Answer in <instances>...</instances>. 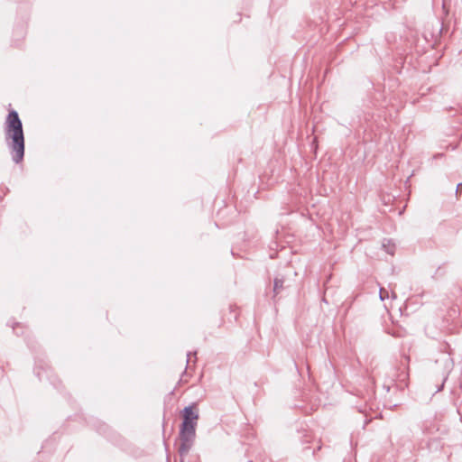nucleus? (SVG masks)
Masks as SVG:
<instances>
[{
  "label": "nucleus",
  "instance_id": "nucleus-7",
  "mask_svg": "<svg viewBox=\"0 0 462 462\" xmlns=\"http://www.w3.org/2000/svg\"><path fill=\"white\" fill-rule=\"evenodd\" d=\"M196 354H197L196 352H189L187 354V364H189V360H190L192 356H196Z\"/></svg>",
  "mask_w": 462,
  "mask_h": 462
},
{
  "label": "nucleus",
  "instance_id": "nucleus-9",
  "mask_svg": "<svg viewBox=\"0 0 462 462\" xmlns=\"http://www.w3.org/2000/svg\"><path fill=\"white\" fill-rule=\"evenodd\" d=\"M392 297H393V299H396V294H395V292H394V291H392Z\"/></svg>",
  "mask_w": 462,
  "mask_h": 462
},
{
  "label": "nucleus",
  "instance_id": "nucleus-6",
  "mask_svg": "<svg viewBox=\"0 0 462 462\" xmlns=\"http://www.w3.org/2000/svg\"><path fill=\"white\" fill-rule=\"evenodd\" d=\"M383 246L385 248L386 252L390 254H394V245H386L385 244H383Z\"/></svg>",
  "mask_w": 462,
  "mask_h": 462
},
{
  "label": "nucleus",
  "instance_id": "nucleus-4",
  "mask_svg": "<svg viewBox=\"0 0 462 462\" xmlns=\"http://www.w3.org/2000/svg\"><path fill=\"white\" fill-rule=\"evenodd\" d=\"M283 283H284V280L283 278H279V277H276L274 278V281H273V298H275L277 295H279L282 291L283 290Z\"/></svg>",
  "mask_w": 462,
  "mask_h": 462
},
{
  "label": "nucleus",
  "instance_id": "nucleus-5",
  "mask_svg": "<svg viewBox=\"0 0 462 462\" xmlns=\"http://www.w3.org/2000/svg\"><path fill=\"white\" fill-rule=\"evenodd\" d=\"M379 297L381 300H384L389 298V292L385 288L381 287L379 291Z\"/></svg>",
  "mask_w": 462,
  "mask_h": 462
},
{
  "label": "nucleus",
  "instance_id": "nucleus-1",
  "mask_svg": "<svg viewBox=\"0 0 462 462\" xmlns=\"http://www.w3.org/2000/svg\"><path fill=\"white\" fill-rule=\"evenodd\" d=\"M182 417L183 420L180 429V444L178 448L181 457L187 456L193 446L199 412L194 411L193 405H189L182 410Z\"/></svg>",
  "mask_w": 462,
  "mask_h": 462
},
{
  "label": "nucleus",
  "instance_id": "nucleus-8",
  "mask_svg": "<svg viewBox=\"0 0 462 462\" xmlns=\"http://www.w3.org/2000/svg\"><path fill=\"white\" fill-rule=\"evenodd\" d=\"M462 188V181L459 182L457 185V189H456V192L457 193L458 190Z\"/></svg>",
  "mask_w": 462,
  "mask_h": 462
},
{
  "label": "nucleus",
  "instance_id": "nucleus-3",
  "mask_svg": "<svg viewBox=\"0 0 462 462\" xmlns=\"http://www.w3.org/2000/svg\"><path fill=\"white\" fill-rule=\"evenodd\" d=\"M5 132L23 133V123L15 110H11L5 119Z\"/></svg>",
  "mask_w": 462,
  "mask_h": 462
},
{
  "label": "nucleus",
  "instance_id": "nucleus-2",
  "mask_svg": "<svg viewBox=\"0 0 462 462\" xmlns=\"http://www.w3.org/2000/svg\"><path fill=\"white\" fill-rule=\"evenodd\" d=\"M5 141L13 162L16 164L22 162L25 152L24 134L5 132Z\"/></svg>",
  "mask_w": 462,
  "mask_h": 462
}]
</instances>
